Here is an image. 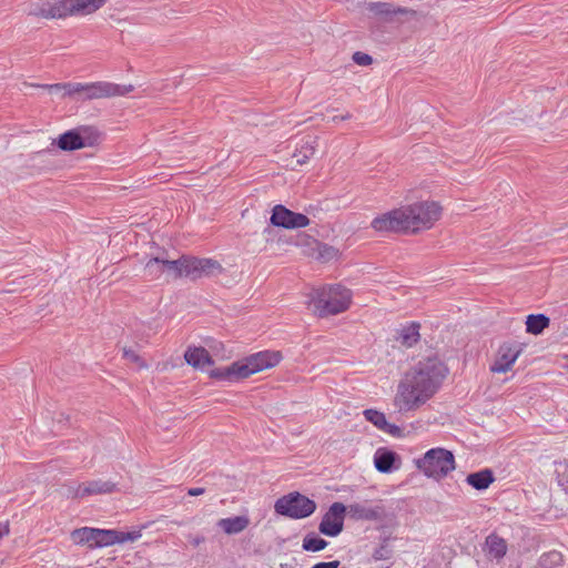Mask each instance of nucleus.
Listing matches in <instances>:
<instances>
[{
    "label": "nucleus",
    "instance_id": "36",
    "mask_svg": "<svg viewBox=\"0 0 568 568\" xmlns=\"http://www.w3.org/2000/svg\"><path fill=\"white\" fill-rule=\"evenodd\" d=\"M187 494L190 496H200L202 494H204V488H201V487H193V488H190L187 490Z\"/></svg>",
    "mask_w": 568,
    "mask_h": 568
},
{
    "label": "nucleus",
    "instance_id": "37",
    "mask_svg": "<svg viewBox=\"0 0 568 568\" xmlns=\"http://www.w3.org/2000/svg\"><path fill=\"white\" fill-rule=\"evenodd\" d=\"M9 534V526L0 524V540Z\"/></svg>",
    "mask_w": 568,
    "mask_h": 568
},
{
    "label": "nucleus",
    "instance_id": "19",
    "mask_svg": "<svg viewBox=\"0 0 568 568\" xmlns=\"http://www.w3.org/2000/svg\"><path fill=\"white\" fill-rule=\"evenodd\" d=\"M365 418L371 422L373 425H375L378 429L396 436L400 433V428L394 424H389L386 419V416L384 413L376 410V409H365L363 412Z\"/></svg>",
    "mask_w": 568,
    "mask_h": 568
},
{
    "label": "nucleus",
    "instance_id": "38",
    "mask_svg": "<svg viewBox=\"0 0 568 568\" xmlns=\"http://www.w3.org/2000/svg\"><path fill=\"white\" fill-rule=\"evenodd\" d=\"M351 118H352V114L347 112V113H345L343 115H339V116H337V115L333 116V121L337 122L339 120H349Z\"/></svg>",
    "mask_w": 568,
    "mask_h": 568
},
{
    "label": "nucleus",
    "instance_id": "4",
    "mask_svg": "<svg viewBox=\"0 0 568 568\" xmlns=\"http://www.w3.org/2000/svg\"><path fill=\"white\" fill-rule=\"evenodd\" d=\"M352 297V291L341 284L324 285L312 291L308 303L318 317H328L347 311Z\"/></svg>",
    "mask_w": 568,
    "mask_h": 568
},
{
    "label": "nucleus",
    "instance_id": "33",
    "mask_svg": "<svg viewBox=\"0 0 568 568\" xmlns=\"http://www.w3.org/2000/svg\"><path fill=\"white\" fill-rule=\"evenodd\" d=\"M123 357L128 362L135 364L140 368L145 367V363L143 362V359L139 356V354L131 348H123Z\"/></svg>",
    "mask_w": 568,
    "mask_h": 568
},
{
    "label": "nucleus",
    "instance_id": "28",
    "mask_svg": "<svg viewBox=\"0 0 568 568\" xmlns=\"http://www.w3.org/2000/svg\"><path fill=\"white\" fill-rule=\"evenodd\" d=\"M550 320L544 314H530L526 318V331L538 335L549 326Z\"/></svg>",
    "mask_w": 568,
    "mask_h": 568
},
{
    "label": "nucleus",
    "instance_id": "7",
    "mask_svg": "<svg viewBox=\"0 0 568 568\" xmlns=\"http://www.w3.org/2000/svg\"><path fill=\"white\" fill-rule=\"evenodd\" d=\"M173 267H178V277H191L193 280L214 275L222 271L221 264L212 258H197L191 256H182L178 258V264H173Z\"/></svg>",
    "mask_w": 568,
    "mask_h": 568
},
{
    "label": "nucleus",
    "instance_id": "12",
    "mask_svg": "<svg viewBox=\"0 0 568 568\" xmlns=\"http://www.w3.org/2000/svg\"><path fill=\"white\" fill-rule=\"evenodd\" d=\"M29 14L43 19H65L64 0H33Z\"/></svg>",
    "mask_w": 568,
    "mask_h": 568
},
{
    "label": "nucleus",
    "instance_id": "3",
    "mask_svg": "<svg viewBox=\"0 0 568 568\" xmlns=\"http://www.w3.org/2000/svg\"><path fill=\"white\" fill-rule=\"evenodd\" d=\"M40 88L47 89L51 93L62 92V97L79 95L82 100H97L104 98L123 97L132 92V84L121 85L106 81L90 83L67 82L54 84H41Z\"/></svg>",
    "mask_w": 568,
    "mask_h": 568
},
{
    "label": "nucleus",
    "instance_id": "15",
    "mask_svg": "<svg viewBox=\"0 0 568 568\" xmlns=\"http://www.w3.org/2000/svg\"><path fill=\"white\" fill-rule=\"evenodd\" d=\"M108 0H64L65 18L84 17L101 9Z\"/></svg>",
    "mask_w": 568,
    "mask_h": 568
},
{
    "label": "nucleus",
    "instance_id": "17",
    "mask_svg": "<svg viewBox=\"0 0 568 568\" xmlns=\"http://www.w3.org/2000/svg\"><path fill=\"white\" fill-rule=\"evenodd\" d=\"M185 362L196 369H205L213 365V359L204 347L190 346L184 353Z\"/></svg>",
    "mask_w": 568,
    "mask_h": 568
},
{
    "label": "nucleus",
    "instance_id": "11",
    "mask_svg": "<svg viewBox=\"0 0 568 568\" xmlns=\"http://www.w3.org/2000/svg\"><path fill=\"white\" fill-rule=\"evenodd\" d=\"M173 264H178V260H168L164 257L150 258L144 265V276L150 281L160 280L163 276L169 278H178V267H173Z\"/></svg>",
    "mask_w": 568,
    "mask_h": 568
},
{
    "label": "nucleus",
    "instance_id": "35",
    "mask_svg": "<svg viewBox=\"0 0 568 568\" xmlns=\"http://www.w3.org/2000/svg\"><path fill=\"white\" fill-rule=\"evenodd\" d=\"M189 540L190 542L194 546V547H197L200 546L202 542H204L205 538L201 535H195V536H190L189 537Z\"/></svg>",
    "mask_w": 568,
    "mask_h": 568
},
{
    "label": "nucleus",
    "instance_id": "27",
    "mask_svg": "<svg viewBox=\"0 0 568 568\" xmlns=\"http://www.w3.org/2000/svg\"><path fill=\"white\" fill-rule=\"evenodd\" d=\"M488 552L496 559H501L507 552V542L504 538L491 534L486 538Z\"/></svg>",
    "mask_w": 568,
    "mask_h": 568
},
{
    "label": "nucleus",
    "instance_id": "31",
    "mask_svg": "<svg viewBox=\"0 0 568 568\" xmlns=\"http://www.w3.org/2000/svg\"><path fill=\"white\" fill-rule=\"evenodd\" d=\"M327 541L316 535H307L303 539V549L306 551H320L326 548Z\"/></svg>",
    "mask_w": 568,
    "mask_h": 568
},
{
    "label": "nucleus",
    "instance_id": "16",
    "mask_svg": "<svg viewBox=\"0 0 568 568\" xmlns=\"http://www.w3.org/2000/svg\"><path fill=\"white\" fill-rule=\"evenodd\" d=\"M346 511L354 520H368L374 521L382 518L384 513L383 506H367L359 503L351 504L346 507Z\"/></svg>",
    "mask_w": 568,
    "mask_h": 568
},
{
    "label": "nucleus",
    "instance_id": "18",
    "mask_svg": "<svg viewBox=\"0 0 568 568\" xmlns=\"http://www.w3.org/2000/svg\"><path fill=\"white\" fill-rule=\"evenodd\" d=\"M366 9L375 16H379L387 21H390L393 17L397 14L412 13V11L406 8L395 7L388 2H369L367 3Z\"/></svg>",
    "mask_w": 568,
    "mask_h": 568
},
{
    "label": "nucleus",
    "instance_id": "14",
    "mask_svg": "<svg viewBox=\"0 0 568 568\" xmlns=\"http://www.w3.org/2000/svg\"><path fill=\"white\" fill-rule=\"evenodd\" d=\"M523 348L519 344H503L499 347L497 358L491 366L494 373H507L520 355Z\"/></svg>",
    "mask_w": 568,
    "mask_h": 568
},
{
    "label": "nucleus",
    "instance_id": "20",
    "mask_svg": "<svg viewBox=\"0 0 568 568\" xmlns=\"http://www.w3.org/2000/svg\"><path fill=\"white\" fill-rule=\"evenodd\" d=\"M58 146L63 151H74L87 146V143L79 131L70 130L59 136Z\"/></svg>",
    "mask_w": 568,
    "mask_h": 568
},
{
    "label": "nucleus",
    "instance_id": "2",
    "mask_svg": "<svg viewBox=\"0 0 568 568\" xmlns=\"http://www.w3.org/2000/svg\"><path fill=\"white\" fill-rule=\"evenodd\" d=\"M442 215V206L434 201L404 205L376 216L371 226L377 232H419L430 229Z\"/></svg>",
    "mask_w": 568,
    "mask_h": 568
},
{
    "label": "nucleus",
    "instance_id": "5",
    "mask_svg": "<svg viewBox=\"0 0 568 568\" xmlns=\"http://www.w3.org/2000/svg\"><path fill=\"white\" fill-rule=\"evenodd\" d=\"M416 466L426 477L439 480L455 469V457L450 450L436 447L417 459Z\"/></svg>",
    "mask_w": 568,
    "mask_h": 568
},
{
    "label": "nucleus",
    "instance_id": "1",
    "mask_svg": "<svg viewBox=\"0 0 568 568\" xmlns=\"http://www.w3.org/2000/svg\"><path fill=\"white\" fill-rule=\"evenodd\" d=\"M448 374L446 365L436 357L416 363L399 381L393 405L400 414L413 413L426 405L439 390Z\"/></svg>",
    "mask_w": 568,
    "mask_h": 568
},
{
    "label": "nucleus",
    "instance_id": "13",
    "mask_svg": "<svg viewBox=\"0 0 568 568\" xmlns=\"http://www.w3.org/2000/svg\"><path fill=\"white\" fill-rule=\"evenodd\" d=\"M95 546L97 548L109 547L115 544H124L128 541H135L142 535L140 530L134 531H120L115 529H100L97 528Z\"/></svg>",
    "mask_w": 568,
    "mask_h": 568
},
{
    "label": "nucleus",
    "instance_id": "24",
    "mask_svg": "<svg viewBox=\"0 0 568 568\" xmlns=\"http://www.w3.org/2000/svg\"><path fill=\"white\" fill-rule=\"evenodd\" d=\"M217 526L227 535H235L243 531L248 526V519L244 516L222 518Z\"/></svg>",
    "mask_w": 568,
    "mask_h": 568
},
{
    "label": "nucleus",
    "instance_id": "10",
    "mask_svg": "<svg viewBox=\"0 0 568 568\" xmlns=\"http://www.w3.org/2000/svg\"><path fill=\"white\" fill-rule=\"evenodd\" d=\"M271 223L284 229H301L310 224V219L306 215L293 212L283 205H276L273 209Z\"/></svg>",
    "mask_w": 568,
    "mask_h": 568
},
{
    "label": "nucleus",
    "instance_id": "21",
    "mask_svg": "<svg viewBox=\"0 0 568 568\" xmlns=\"http://www.w3.org/2000/svg\"><path fill=\"white\" fill-rule=\"evenodd\" d=\"M237 367H240L239 361L232 363L229 366L211 369L210 377L216 381H223L229 383L242 381V373L239 372Z\"/></svg>",
    "mask_w": 568,
    "mask_h": 568
},
{
    "label": "nucleus",
    "instance_id": "6",
    "mask_svg": "<svg viewBox=\"0 0 568 568\" xmlns=\"http://www.w3.org/2000/svg\"><path fill=\"white\" fill-rule=\"evenodd\" d=\"M274 510L281 516L292 519H302L311 516L316 510V503L308 497L294 491L275 501Z\"/></svg>",
    "mask_w": 568,
    "mask_h": 568
},
{
    "label": "nucleus",
    "instance_id": "22",
    "mask_svg": "<svg viewBox=\"0 0 568 568\" xmlns=\"http://www.w3.org/2000/svg\"><path fill=\"white\" fill-rule=\"evenodd\" d=\"M419 327L420 325L416 322L403 326L398 331L397 341L405 347L414 346L420 338Z\"/></svg>",
    "mask_w": 568,
    "mask_h": 568
},
{
    "label": "nucleus",
    "instance_id": "9",
    "mask_svg": "<svg viewBox=\"0 0 568 568\" xmlns=\"http://www.w3.org/2000/svg\"><path fill=\"white\" fill-rule=\"evenodd\" d=\"M346 506L342 503H333L324 514L318 526L320 531L328 537H336L344 527Z\"/></svg>",
    "mask_w": 568,
    "mask_h": 568
},
{
    "label": "nucleus",
    "instance_id": "23",
    "mask_svg": "<svg viewBox=\"0 0 568 568\" xmlns=\"http://www.w3.org/2000/svg\"><path fill=\"white\" fill-rule=\"evenodd\" d=\"M494 474L486 468L476 473H471L466 477V483L477 490H485L494 481Z\"/></svg>",
    "mask_w": 568,
    "mask_h": 568
},
{
    "label": "nucleus",
    "instance_id": "8",
    "mask_svg": "<svg viewBox=\"0 0 568 568\" xmlns=\"http://www.w3.org/2000/svg\"><path fill=\"white\" fill-rule=\"evenodd\" d=\"M282 361V354L275 351H263L252 354L241 361H239V372L242 373V377L247 378L251 375L262 372L264 369L276 366Z\"/></svg>",
    "mask_w": 568,
    "mask_h": 568
},
{
    "label": "nucleus",
    "instance_id": "25",
    "mask_svg": "<svg viewBox=\"0 0 568 568\" xmlns=\"http://www.w3.org/2000/svg\"><path fill=\"white\" fill-rule=\"evenodd\" d=\"M315 154V139L308 136L302 140L300 145L296 148L293 158L298 165L305 164Z\"/></svg>",
    "mask_w": 568,
    "mask_h": 568
},
{
    "label": "nucleus",
    "instance_id": "39",
    "mask_svg": "<svg viewBox=\"0 0 568 568\" xmlns=\"http://www.w3.org/2000/svg\"><path fill=\"white\" fill-rule=\"evenodd\" d=\"M549 557H554V558H556V559H559V555H558V554H556V552H554V554H549Z\"/></svg>",
    "mask_w": 568,
    "mask_h": 568
},
{
    "label": "nucleus",
    "instance_id": "34",
    "mask_svg": "<svg viewBox=\"0 0 568 568\" xmlns=\"http://www.w3.org/2000/svg\"><path fill=\"white\" fill-rule=\"evenodd\" d=\"M353 61L358 65H369L373 61L372 57L364 52H355L353 54Z\"/></svg>",
    "mask_w": 568,
    "mask_h": 568
},
{
    "label": "nucleus",
    "instance_id": "30",
    "mask_svg": "<svg viewBox=\"0 0 568 568\" xmlns=\"http://www.w3.org/2000/svg\"><path fill=\"white\" fill-rule=\"evenodd\" d=\"M113 488V485L110 483L103 481H90L83 488L82 491H79L80 495H92V494H102L110 493Z\"/></svg>",
    "mask_w": 568,
    "mask_h": 568
},
{
    "label": "nucleus",
    "instance_id": "26",
    "mask_svg": "<svg viewBox=\"0 0 568 568\" xmlns=\"http://www.w3.org/2000/svg\"><path fill=\"white\" fill-rule=\"evenodd\" d=\"M395 458L396 454L394 452L378 449L374 456V464L376 469L384 474L390 473Z\"/></svg>",
    "mask_w": 568,
    "mask_h": 568
},
{
    "label": "nucleus",
    "instance_id": "32",
    "mask_svg": "<svg viewBox=\"0 0 568 568\" xmlns=\"http://www.w3.org/2000/svg\"><path fill=\"white\" fill-rule=\"evenodd\" d=\"M338 255L339 252L334 246L323 244L318 247V257L324 262L335 260L338 257Z\"/></svg>",
    "mask_w": 568,
    "mask_h": 568
},
{
    "label": "nucleus",
    "instance_id": "29",
    "mask_svg": "<svg viewBox=\"0 0 568 568\" xmlns=\"http://www.w3.org/2000/svg\"><path fill=\"white\" fill-rule=\"evenodd\" d=\"M95 537H98L97 528L91 527L74 529L71 534V538L75 544H88L91 548L95 546Z\"/></svg>",
    "mask_w": 568,
    "mask_h": 568
}]
</instances>
